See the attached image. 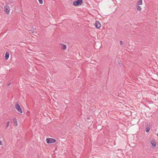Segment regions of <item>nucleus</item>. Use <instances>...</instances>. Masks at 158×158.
I'll list each match as a JSON object with an SVG mask.
<instances>
[{
  "mask_svg": "<svg viewBox=\"0 0 158 158\" xmlns=\"http://www.w3.org/2000/svg\"><path fill=\"white\" fill-rule=\"evenodd\" d=\"M83 3L82 0H77L73 2V5L75 6H78L81 5Z\"/></svg>",
  "mask_w": 158,
  "mask_h": 158,
  "instance_id": "nucleus-1",
  "label": "nucleus"
},
{
  "mask_svg": "<svg viewBox=\"0 0 158 158\" xmlns=\"http://www.w3.org/2000/svg\"><path fill=\"white\" fill-rule=\"evenodd\" d=\"M46 142L48 143H55L56 142V140L53 138H47L46 139Z\"/></svg>",
  "mask_w": 158,
  "mask_h": 158,
  "instance_id": "nucleus-2",
  "label": "nucleus"
},
{
  "mask_svg": "<svg viewBox=\"0 0 158 158\" xmlns=\"http://www.w3.org/2000/svg\"><path fill=\"white\" fill-rule=\"evenodd\" d=\"M10 9L9 6L6 5L4 6V10L6 14L8 15L9 14Z\"/></svg>",
  "mask_w": 158,
  "mask_h": 158,
  "instance_id": "nucleus-3",
  "label": "nucleus"
},
{
  "mask_svg": "<svg viewBox=\"0 0 158 158\" xmlns=\"http://www.w3.org/2000/svg\"><path fill=\"white\" fill-rule=\"evenodd\" d=\"M15 109L19 112L20 113H22L23 111L21 107L18 104H16L15 105Z\"/></svg>",
  "mask_w": 158,
  "mask_h": 158,
  "instance_id": "nucleus-4",
  "label": "nucleus"
},
{
  "mask_svg": "<svg viewBox=\"0 0 158 158\" xmlns=\"http://www.w3.org/2000/svg\"><path fill=\"white\" fill-rule=\"evenodd\" d=\"M95 27L97 28H99L101 26V24L98 21H96L94 24Z\"/></svg>",
  "mask_w": 158,
  "mask_h": 158,
  "instance_id": "nucleus-5",
  "label": "nucleus"
},
{
  "mask_svg": "<svg viewBox=\"0 0 158 158\" xmlns=\"http://www.w3.org/2000/svg\"><path fill=\"white\" fill-rule=\"evenodd\" d=\"M150 143L152 145L153 147H155L156 146V142L153 140H151L150 141Z\"/></svg>",
  "mask_w": 158,
  "mask_h": 158,
  "instance_id": "nucleus-6",
  "label": "nucleus"
},
{
  "mask_svg": "<svg viewBox=\"0 0 158 158\" xmlns=\"http://www.w3.org/2000/svg\"><path fill=\"white\" fill-rule=\"evenodd\" d=\"M9 57V53L8 52H7L5 53V60H7Z\"/></svg>",
  "mask_w": 158,
  "mask_h": 158,
  "instance_id": "nucleus-7",
  "label": "nucleus"
},
{
  "mask_svg": "<svg viewBox=\"0 0 158 158\" xmlns=\"http://www.w3.org/2000/svg\"><path fill=\"white\" fill-rule=\"evenodd\" d=\"M145 129H146V131L147 133H148L149 132V131L150 129V127L149 126H148V125H147V126H146V127H145Z\"/></svg>",
  "mask_w": 158,
  "mask_h": 158,
  "instance_id": "nucleus-8",
  "label": "nucleus"
},
{
  "mask_svg": "<svg viewBox=\"0 0 158 158\" xmlns=\"http://www.w3.org/2000/svg\"><path fill=\"white\" fill-rule=\"evenodd\" d=\"M33 28V27H32V29L29 31V32L30 33H35L34 31V30Z\"/></svg>",
  "mask_w": 158,
  "mask_h": 158,
  "instance_id": "nucleus-9",
  "label": "nucleus"
},
{
  "mask_svg": "<svg viewBox=\"0 0 158 158\" xmlns=\"http://www.w3.org/2000/svg\"><path fill=\"white\" fill-rule=\"evenodd\" d=\"M136 8H137V10L138 11H141V7L140 6L138 5H136Z\"/></svg>",
  "mask_w": 158,
  "mask_h": 158,
  "instance_id": "nucleus-10",
  "label": "nucleus"
},
{
  "mask_svg": "<svg viewBox=\"0 0 158 158\" xmlns=\"http://www.w3.org/2000/svg\"><path fill=\"white\" fill-rule=\"evenodd\" d=\"M13 121H14V124L15 125V126H17L18 124L16 119L15 118H14L13 119Z\"/></svg>",
  "mask_w": 158,
  "mask_h": 158,
  "instance_id": "nucleus-11",
  "label": "nucleus"
},
{
  "mask_svg": "<svg viewBox=\"0 0 158 158\" xmlns=\"http://www.w3.org/2000/svg\"><path fill=\"white\" fill-rule=\"evenodd\" d=\"M66 48V46L65 45L63 44L62 46L61 47V48L63 50H65Z\"/></svg>",
  "mask_w": 158,
  "mask_h": 158,
  "instance_id": "nucleus-12",
  "label": "nucleus"
},
{
  "mask_svg": "<svg viewBox=\"0 0 158 158\" xmlns=\"http://www.w3.org/2000/svg\"><path fill=\"white\" fill-rule=\"evenodd\" d=\"M142 0H139L138 1L137 3V4H138V5H141L142 4Z\"/></svg>",
  "mask_w": 158,
  "mask_h": 158,
  "instance_id": "nucleus-13",
  "label": "nucleus"
},
{
  "mask_svg": "<svg viewBox=\"0 0 158 158\" xmlns=\"http://www.w3.org/2000/svg\"><path fill=\"white\" fill-rule=\"evenodd\" d=\"M10 122L9 121H8L6 124V128L7 129V127H9V126L10 124Z\"/></svg>",
  "mask_w": 158,
  "mask_h": 158,
  "instance_id": "nucleus-14",
  "label": "nucleus"
},
{
  "mask_svg": "<svg viewBox=\"0 0 158 158\" xmlns=\"http://www.w3.org/2000/svg\"><path fill=\"white\" fill-rule=\"evenodd\" d=\"M40 4H42L43 3V0H38Z\"/></svg>",
  "mask_w": 158,
  "mask_h": 158,
  "instance_id": "nucleus-15",
  "label": "nucleus"
},
{
  "mask_svg": "<svg viewBox=\"0 0 158 158\" xmlns=\"http://www.w3.org/2000/svg\"><path fill=\"white\" fill-rule=\"evenodd\" d=\"M120 44L121 45H123V42L122 41H120Z\"/></svg>",
  "mask_w": 158,
  "mask_h": 158,
  "instance_id": "nucleus-16",
  "label": "nucleus"
},
{
  "mask_svg": "<svg viewBox=\"0 0 158 158\" xmlns=\"http://www.w3.org/2000/svg\"><path fill=\"white\" fill-rule=\"evenodd\" d=\"M11 84V83L10 82H8L7 83V85L8 86H9Z\"/></svg>",
  "mask_w": 158,
  "mask_h": 158,
  "instance_id": "nucleus-17",
  "label": "nucleus"
},
{
  "mask_svg": "<svg viewBox=\"0 0 158 158\" xmlns=\"http://www.w3.org/2000/svg\"><path fill=\"white\" fill-rule=\"evenodd\" d=\"M2 142L1 140H0V145H2Z\"/></svg>",
  "mask_w": 158,
  "mask_h": 158,
  "instance_id": "nucleus-18",
  "label": "nucleus"
}]
</instances>
